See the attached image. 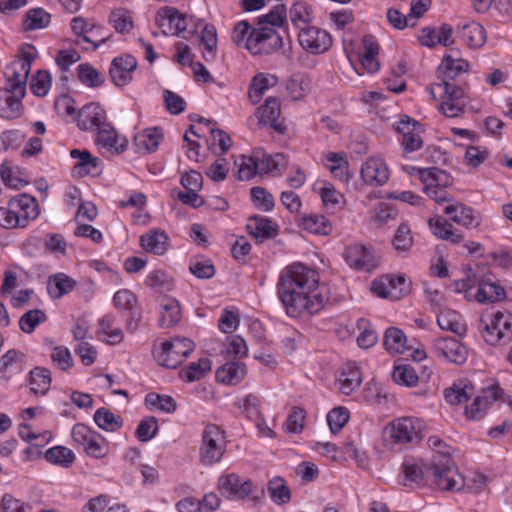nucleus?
<instances>
[{
    "label": "nucleus",
    "mask_w": 512,
    "mask_h": 512,
    "mask_svg": "<svg viewBox=\"0 0 512 512\" xmlns=\"http://www.w3.org/2000/svg\"><path fill=\"white\" fill-rule=\"evenodd\" d=\"M277 294L291 317L316 314L328 302L326 288L319 286L318 273L301 263L291 264L281 272Z\"/></svg>",
    "instance_id": "f257e3e1"
},
{
    "label": "nucleus",
    "mask_w": 512,
    "mask_h": 512,
    "mask_svg": "<svg viewBox=\"0 0 512 512\" xmlns=\"http://www.w3.org/2000/svg\"><path fill=\"white\" fill-rule=\"evenodd\" d=\"M428 445L435 450L428 470L432 471L433 481L441 490H460L463 478L458 473L447 445L438 437L428 438Z\"/></svg>",
    "instance_id": "f03ea898"
},
{
    "label": "nucleus",
    "mask_w": 512,
    "mask_h": 512,
    "mask_svg": "<svg viewBox=\"0 0 512 512\" xmlns=\"http://www.w3.org/2000/svg\"><path fill=\"white\" fill-rule=\"evenodd\" d=\"M477 329L483 340L491 346L508 344L512 341V314L501 311L483 313Z\"/></svg>",
    "instance_id": "7ed1b4c3"
},
{
    "label": "nucleus",
    "mask_w": 512,
    "mask_h": 512,
    "mask_svg": "<svg viewBox=\"0 0 512 512\" xmlns=\"http://www.w3.org/2000/svg\"><path fill=\"white\" fill-rule=\"evenodd\" d=\"M226 451L225 432L215 424L205 425L201 434L199 460L205 466L218 463Z\"/></svg>",
    "instance_id": "20e7f679"
},
{
    "label": "nucleus",
    "mask_w": 512,
    "mask_h": 512,
    "mask_svg": "<svg viewBox=\"0 0 512 512\" xmlns=\"http://www.w3.org/2000/svg\"><path fill=\"white\" fill-rule=\"evenodd\" d=\"M385 435L396 445L417 444L421 441L422 422L413 417H402L393 420L386 426Z\"/></svg>",
    "instance_id": "39448f33"
},
{
    "label": "nucleus",
    "mask_w": 512,
    "mask_h": 512,
    "mask_svg": "<svg viewBox=\"0 0 512 512\" xmlns=\"http://www.w3.org/2000/svg\"><path fill=\"white\" fill-rule=\"evenodd\" d=\"M283 45L282 37L269 26L253 28L246 42V49L253 55H269Z\"/></svg>",
    "instance_id": "423d86ee"
},
{
    "label": "nucleus",
    "mask_w": 512,
    "mask_h": 512,
    "mask_svg": "<svg viewBox=\"0 0 512 512\" xmlns=\"http://www.w3.org/2000/svg\"><path fill=\"white\" fill-rule=\"evenodd\" d=\"M194 342L185 337H175L165 341L155 357L161 366L176 368L194 350Z\"/></svg>",
    "instance_id": "0eeeda50"
},
{
    "label": "nucleus",
    "mask_w": 512,
    "mask_h": 512,
    "mask_svg": "<svg viewBox=\"0 0 512 512\" xmlns=\"http://www.w3.org/2000/svg\"><path fill=\"white\" fill-rule=\"evenodd\" d=\"M218 489L220 493L228 499L244 500L249 498L254 504L264 495L263 489H261L258 494L253 495L251 480H243L235 473L221 476L218 480Z\"/></svg>",
    "instance_id": "6e6552de"
},
{
    "label": "nucleus",
    "mask_w": 512,
    "mask_h": 512,
    "mask_svg": "<svg viewBox=\"0 0 512 512\" xmlns=\"http://www.w3.org/2000/svg\"><path fill=\"white\" fill-rule=\"evenodd\" d=\"M298 41L301 47L311 54H321L329 50L332 45L330 34L316 26L301 28L298 34Z\"/></svg>",
    "instance_id": "1a4fd4ad"
},
{
    "label": "nucleus",
    "mask_w": 512,
    "mask_h": 512,
    "mask_svg": "<svg viewBox=\"0 0 512 512\" xmlns=\"http://www.w3.org/2000/svg\"><path fill=\"white\" fill-rule=\"evenodd\" d=\"M433 352L438 358L461 365L468 357L467 348L454 337H441L434 341Z\"/></svg>",
    "instance_id": "9d476101"
},
{
    "label": "nucleus",
    "mask_w": 512,
    "mask_h": 512,
    "mask_svg": "<svg viewBox=\"0 0 512 512\" xmlns=\"http://www.w3.org/2000/svg\"><path fill=\"white\" fill-rule=\"evenodd\" d=\"M395 130L402 135L400 140L403 152L412 153L423 146V140L420 135V124L409 116H403L394 124Z\"/></svg>",
    "instance_id": "9b49d317"
},
{
    "label": "nucleus",
    "mask_w": 512,
    "mask_h": 512,
    "mask_svg": "<svg viewBox=\"0 0 512 512\" xmlns=\"http://www.w3.org/2000/svg\"><path fill=\"white\" fill-rule=\"evenodd\" d=\"M502 394L503 391L498 384L482 389L480 394L475 397L472 404L466 407V416L472 420L481 419L488 408L497 401Z\"/></svg>",
    "instance_id": "f8f14e48"
},
{
    "label": "nucleus",
    "mask_w": 512,
    "mask_h": 512,
    "mask_svg": "<svg viewBox=\"0 0 512 512\" xmlns=\"http://www.w3.org/2000/svg\"><path fill=\"white\" fill-rule=\"evenodd\" d=\"M100 127L101 129L97 133L96 144L103 153L116 155L123 153L127 149V138L118 135L117 131L109 123Z\"/></svg>",
    "instance_id": "ddd939ff"
},
{
    "label": "nucleus",
    "mask_w": 512,
    "mask_h": 512,
    "mask_svg": "<svg viewBox=\"0 0 512 512\" xmlns=\"http://www.w3.org/2000/svg\"><path fill=\"white\" fill-rule=\"evenodd\" d=\"M156 24L164 35H179L187 28L186 18L172 7H165L157 12Z\"/></svg>",
    "instance_id": "4468645a"
},
{
    "label": "nucleus",
    "mask_w": 512,
    "mask_h": 512,
    "mask_svg": "<svg viewBox=\"0 0 512 512\" xmlns=\"http://www.w3.org/2000/svg\"><path fill=\"white\" fill-rule=\"evenodd\" d=\"M8 204L16 216H19V220L24 228L40 214L36 198L25 193L11 198Z\"/></svg>",
    "instance_id": "2eb2a0df"
},
{
    "label": "nucleus",
    "mask_w": 512,
    "mask_h": 512,
    "mask_svg": "<svg viewBox=\"0 0 512 512\" xmlns=\"http://www.w3.org/2000/svg\"><path fill=\"white\" fill-rule=\"evenodd\" d=\"M361 178L370 186H382L389 179V169L380 157H370L362 165Z\"/></svg>",
    "instance_id": "dca6fc26"
},
{
    "label": "nucleus",
    "mask_w": 512,
    "mask_h": 512,
    "mask_svg": "<svg viewBox=\"0 0 512 512\" xmlns=\"http://www.w3.org/2000/svg\"><path fill=\"white\" fill-rule=\"evenodd\" d=\"M137 68V60L132 55H123L113 59L109 74L116 86H125L132 80V74Z\"/></svg>",
    "instance_id": "f3484780"
},
{
    "label": "nucleus",
    "mask_w": 512,
    "mask_h": 512,
    "mask_svg": "<svg viewBox=\"0 0 512 512\" xmlns=\"http://www.w3.org/2000/svg\"><path fill=\"white\" fill-rule=\"evenodd\" d=\"M24 96L25 93L20 88H0V116L6 119L18 118L21 115V100Z\"/></svg>",
    "instance_id": "a211bd4d"
},
{
    "label": "nucleus",
    "mask_w": 512,
    "mask_h": 512,
    "mask_svg": "<svg viewBox=\"0 0 512 512\" xmlns=\"http://www.w3.org/2000/svg\"><path fill=\"white\" fill-rule=\"evenodd\" d=\"M77 115L78 127L83 131L97 130L98 132L101 129L100 126L107 124L104 109L96 103L85 105Z\"/></svg>",
    "instance_id": "6ab92c4d"
},
{
    "label": "nucleus",
    "mask_w": 512,
    "mask_h": 512,
    "mask_svg": "<svg viewBox=\"0 0 512 512\" xmlns=\"http://www.w3.org/2000/svg\"><path fill=\"white\" fill-rule=\"evenodd\" d=\"M280 114V102L275 97L267 98L264 105L256 113L259 124L269 125L274 131L284 134L286 127L278 121Z\"/></svg>",
    "instance_id": "aec40b11"
},
{
    "label": "nucleus",
    "mask_w": 512,
    "mask_h": 512,
    "mask_svg": "<svg viewBox=\"0 0 512 512\" xmlns=\"http://www.w3.org/2000/svg\"><path fill=\"white\" fill-rule=\"evenodd\" d=\"M469 70V63L453 54H446L438 68V77L442 81H452L458 75Z\"/></svg>",
    "instance_id": "412c9836"
},
{
    "label": "nucleus",
    "mask_w": 512,
    "mask_h": 512,
    "mask_svg": "<svg viewBox=\"0 0 512 512\" xmlns=\"http://www.w3.org/2000/svg\"><path fill=\"white\" fill-rule=\"evenodd\" d=\"M505 297L504 288L490 277H484L479 281L478 290L474 295V299L478 303H494L505 299Z\"/></svg>",
    "instance_id": "4be33fe9"
},
{
    "label": "nucleus",
    "mask_w": 512,
    "mask_h": 512,
    "mask_svg": "<svg viewBox=\"0 0 512 512\" xmlns=\"http://www.w3.org/2000/svg\"><path fill=\"white\" fill-rule=\"evenodd\" d=\"M424 472L422 466L413 458H405L402 463V472L404 475L403 485L410 488H415L425 483L426 475L432 474V471L428 470Z\"/></svg>",
    "instance_id": "5701e85b"
},
{
    "label": "nucleus",
    "mask_w": 512,
    "mask_h": 512,
    "mask_svg": "<svg viewBox=\"0 0 512 512\" xmlns=\"http://www.w3.org/2000/svg\"><path fill=\"white\" fill-rule=\"evenodd\" d=\"M444 213L450 216L452 221L466 228L477 227L480 224L478 217L474 214V210L462 203L447 205Z\"/></svg>",
    "instance_id": "b1692460"
},
{
    "label": "nucleus",
    "mask_w": 512,
    "mask_h": 512,
    "mask_svg": "<svg viewBox=\"0 0 512 512\" xmlns=\"http://www.w3.org/2000/svg\"><path fill=\"white\" fill-rule=\"evenodd\" d=\"M246 228L249 234L259 243L265 239L273 238L277 234L276 225H273L270 219L258 215L249 219Z\"/></svg>",
    "instance_id": "393cba45"
},
{
    "label": "nucleus",
    "mask_w": 512,
    "mask_h": 512,
    "mask_svg": "<svg viewBox=\"0 0 512 512\" xmlns=\"http://www.w3.org/2000/svg\"><path fill=\"white\" fill-rule=\"evenodd\" d=\"M140 245L148 253L163 255L168 249V236L162 230H151L140 237Z\"/></svg>",
    "instance_id": "a878e982"
},
{
    "label": "nucleus",
    "mask_w": 512,
    "mask_h": 512,
    "mask_svg": "<svg viewBox=\"0 0 512 512\" xmlns=\"http://www.w3.org/2000/svg\"><path fill=\"white\" fill-rule=\"evenodd\" d=\"M362 43L361 65L368 73H375L380 68V63L377 59L379 45L371 35L364 36Z\"/></svg>",
    "instance_id": "bb28decb"
},
{
    "label": "nucleus",
    "mask_w": 512,
    "mask_h": 512,
    "mask_svg": "<svg viewBox=\"0 0 512 512\" xmlns=\"http://www.w3.org/2000/svg\"><path fill=\"white\" fill-rule=\"evenodd\" d=\"M460 38L470 48H480L486 42V31L484 27L475 21L464 24L458 31Z\"/></svg>",
    "instance_id": "cd10ccee"
},
{
    "label": "nucleus",
    "mask_w": 512,
    "mask_h": 512,
    "mask_svg": "<svg viewBox=\"0 0 512 512\" xmlns=\"http://www.w3.org/2000/svg\"><path fill=\"white\" fill-rule=\"evenodd\" d=\"M345 255L347 263L356 269L369 271L375 266L372 255L362 245L350 246Z\"/></svg>",
    "instance_id": "c85d7f7f"
},
{
    "label": "nucleus",
    "mask_w": 512,
    "mask_h": 512,
    "mask_svg": "<svg viewBox=\"0 0 512 512\" xmlns=\"http://www.w3.org/2000/svg\"><path fill=\"white\" fill-rule=\"evenodd\" d=\"M429 226L433 234L442 240L450 241L453 244L463 241V235L455 231L453 225L441 216L431 218Z\"/></svg>",
    "instance_id": "c756f323"
},
{
    "label": "nucleus",
    "mask_w": 512,
    "mask_h": 512,
    "mask_svg": "<svg viewBox=\"0 0 512 512\" xmlns=\"http://www.w3.org/2000/svg\"><path fill=\"white\" fill-rule=\"evenodd\" d=\"M161 312L159 325L162 328L175 326L181 319V308L179 302L171 297H164L160 303Z\"/></svg>",
    "instance_id": "7c9ffc66"
},
{
    "label": "nucleus",
    "mask_w": 512,
    "mask_h": 512,
    "mask_svg": "<svg viewBox=\"0 0 512 512\" xmlns=\"http://www.w3.org/2000/svg\"><path fill=\"white\" fill-rule=\"evenodd\" d=\"M278 82V78L272 74L258 73L256 74L249 87V99L253 104H257L265 94V92L274 87Z\"/></svg>",
    "instance_id": "2f4dec72"
},
{
    "label": "nucleus",
    "mask_w": 512,
    "mask_h": 512,
    "mask_svg": "<svg viewBox=\"0 0 512 512\" xmlns=\"http://www.w3.org/2000/svg\"><path fill=\"white\" fill-rule=\"evenodd\" d=\"M25 65L13 61L6 67L5 71L8 86L14 90L20 88L24 93L26 92V82L31 70Z\"/></svg>",
    "instance_id": "473e14b6"
},
{
    "label": "nucleus",
    "mask_w": 512,
    "mask_h": 512,
    "mask_svg": "<svg viewBox=\"0 0 512 512\" xmlns=\"http://www.w3.org/2000/svg\"><path fill=\"white\" fill-rule=\"evenodd\" d=\"M340 391L345 395L352 394L361 384V376L358 367L347 364L343 367L339 378Z\"/></svg>",
    "instance_id": "72a5a7b5"
},
{
    "label": "nucleus",
    "mask_w": 512,
    "mask_h": 512,
    "mask_svg": "<svg viewBox=\"0 0 512 512\" xmlns=\"http://www.w3.org/2000/svg\"><path fill=\"white\" fill-rule=\"evenodd\" d=\"M197 27H201L200 45L203 47L202 56L206 61H211L215 58L217 49V34L216 30L211 25H206L199 21Z\"/></svg>",
    "instance_id": "f704fd0d"
},
{
    "label": "nucleus",
    "mask_w": 512,
    "mask_h": 512,
    "mask_svg": "<svg viewBox=\"0 0 512 512\" xmlns=\"http://www.w3.org/2000/svg\"><path fill=\"white\" fill-rule=\"evenodd\" d=\"M24 355L17 350H9L0 358V378L8 379L22 371Z\"/></svg>",
    "instance_id": "c9c22d12"
},
{
    "label": "nucleus",
    "mask_w": 512,
    "mask_h": 512,
    "mask_svg": "<svg viewBox=\"0 0 512 512\" xmlns=\"http://www.w3.org/2000/svg\"><path fill=\"white\" fill-rule=\"evenodd\" d=\"M246 374V368L243 363L228 362L216 371V378L219 382L225 384H237Z\"/></svg>",
    "instance_id": "e433bc0d"
},
{
    "label": "nucleus",
    "mask_w": 512,
    "mask_h": 512,
    "mask_svg": "<svg viewBox=\"0 0 512 512\" xmlns=\"http://www.w3.org/2000/svg\"><path fill=\"white\" fill-rule=\"evenodd\" d=\"M437 323L442 330H449L457 335L466 333V325L462 321L461 315L454 310H444L439 313Z\"/></svg>",
    "instance_id": "4c0bfd02"
},
{
    "label": "nucleus",
    "mask_w": 512,
    "mask_h": 512,
    "mask_svg": "<svg viewBox=\"0 0 512 512\" xmlns=\"http://www.w3.org/2000/svg\"><path fill=\"white\" fill-rule=\"evenodd\" d=\"M70 156L78 159V162L73 167L75 175L85 176L93 172L98 166V159L92 157L88 150L73 149L70 151Z\"/></svg>",
    "instance_id": "58836bf2"
},
{
    "label": "nucleus",
    "mask_w": 512,
    "mask_h": 512,
    "mask_svg": "<svg viewBox=\"0 0 512 512\" xmlns=\"http://www.w3.org/2000/svg\"><path fill=\"white\" fill-rule=\"evenodd\" d=\"M76 285L75 280L64 273L51 276L48 280V292L52 298L59 299L71 292Z\"/></svg>",
    "instance_id": "ea45409f"
},
{
    "label": "nucleus",
    "mask_w": 512,
    "mask_h": 512,
    "mask_svg": "<svg viewBox=\"0 0 512 512\" xmlns=\"http://www.w3.org/2000/svg\"><path fill=\"white\" fill-rule=\"evenodd\" d=\"M162 137L163 135L159 128L154 127L146 129L135 136V144L139 150H142L145 153H151L158 148Z\"/></svg>",
    "instance_id": "a19ab883"
},
{
    "label": "nucleus",
    "mask_w": 512,
    "mask_h": 512,
    "mask_svg": "<svg viewBox=\"0 0 512 512\" xmlns=\"http://www.w3.org/2000/svg\"><path fill=\"white\" fill-rule=\"evenodd\" d=\"M74 452L64 446H54L45 452V459L54 465L69 468L75 461Z\"/></svg>",
    "instance_id": "79ce46f5"
},
{
    "label": "nucleus",
    "mask_w": 512,
    "mask_h": 512,
    "mask_svg": "<svg viewBox=\"0 0 512 512\" xmlns=\"http://www.w3.org/2000/svg\"><path fill=\"white\" fill-rule=\"evenodd\" d=\"M115 317L113 315H105L99 320V334L105 336L104 339L111 345H116L122 342L124 335L119 327H114Z\"/></svg>",
    "instance_id": "37998d69"
},
{
    "label": "nucleus",
    "mask_w": 512,
    "mask_h": 512,
    "mask_svg": "<svg viewBox=\"0 0 512 512\" xmlns=\"http://www.w3.org/2000/svg\"><path fill=\"white\" fill-rule=\"evenodd\" d=\"M256 168H258V174L274 173L280 171L281 167H284L287 163L284 154L277 153L275 155L262 154L261 156H255Z\"/></svg>",
    "instance_id": "c03bdc74"
},
{
    "label": "nucleus",
    "mask_w": 512,
    "mask_h": 512,
    "mask_svg": "<svg viewBox=\"0 0 512 512\" xmlns=\"http://www.w3.org/2000/svg\"><path fill=\"white\" fill-rule=\"evenodd\" d=\"M473 394L474 387L470 382L454 384L444 392L445 400L451 405L467 402Z\"/></svg>",
    "instance_id": "a18cd8bd"
},
{
    "label": "nucleus",
    "mask_w": 512,
    "mask_h": 512,
    "mask_svg": "<svg viewBox=\"0 0 512 512\" xmlns=\"http://www.w3.org/2000/svg\"><path fill=\"white\" fill-rule=\"evenodd\" d=\"M384 346L390 354L403 353L406 347V336L402 330L396 327H390L384 334Z\"/></svg>",
    "instance_id": "49530a36"
},
{
    "label": "nucleus",
    "mask_w": 512,
    "mask_h": 512,
    "mask_svg": "<svg viewBox=\"0 0 512 512\" xmlns=\"http://www.w3.org/2000/svg\"><path fill=\"white\" fill-rule=\"evenodd\" d=\"M419 177L423 183L432 184L437 187L445 188L451 184L450 175L439 168L417 169Z\"/></svg>",
    "instance_id": "de8ad7c7"
},
{
    "label": "nucleus",
    "mask_w": 512,
    "mask_h": 512,
    "mask_svg": "<svg viewBox=\"0 0 512 512\" xmlns=\"http://www.w3.org/2000/svg\"><path fill=\"white\" fill-rule=\"evenodd\" d=\"M51 375L46 368L36 367L30 372V389L34 394L44 395L50 388Z\"/></svg>",
    "instance_id": "09e8293b"
},
{
    "label": "nucleus",
    "mask_w": 512,
    "mask_h": 512,
    "mask_svg": "<svg viewBox=\"0 0 512 512\" xmlns=\"http://www.w3.org/2000/svg\"><path fill=\"white\" fill-rule=\"evenodd\" d=\"M289 18L296 27L307 25L313 20V12L311 6L304 1H296L290 7Z\"/></svg>",
    "instance_id": "8fccbe9b"
},
{
    "label": "nucleus",
    "mask_w": 512,
    "mask_h": 512,
    "mask_svg": "<svg viewBox=\"0 0 512 512\" xmlns=\"http://www.w3.org/2000/svg\"><path fill=\"white\" fill-rule=\"evenodd\" d=\"M145 404L149 409H156L165 413H173L177 409L176 401L169 395H160L155 392L148 393Z\"/></svg>",
    "instance_id": "3c124183"
},
{
    "label": "nucleus",
    "mask_w": 512,
    "mask_h": 512,
    "mask_svg": "<svg viewBox=\"0 0 512 512\" xmlns=\"http://www.w3.org/2000/svg\"><path fill=\"white\" fill-rule=\"evenodd\" d=\"M145 285L156 292L164 293L173 289L174 282L164 271L156 270L146 277Z\"/></svg>",
    "instance_id": "603ef678"
},
{
    "label": "nucleus",
    "mask_w": 512,
    "mask_h": 512,
    "mask_svg": "<svg viewBox=\"0 0 512 512\" xmlns=\"http://www.w3.org/2000/svg\"><path fill=\"white\" fill-rule=\"evenodd\" d=\"M97 426L105 431H116L122 426V418L106 408H99L94 414Z\"/></svg>",
    "instance_id": "864d4df0"
},
{
    "label": "nucleus",
    "mask_w": 512,
    "mask_h": 512,
    "mask_svg": "<svg viewBox=\"0 0 512 512\" xmlns=\"http://www.w3.org/2000/svg\"><path fill=\"white\" fill-rule=\"evenodd\" d=\"M268 492L272 501L278 505L286 504L291 499L290 489L281 477L269 481Z\"/></svg>",
    "instance_id": "5fc2aeb1"
},
{
    "label": "nucleus",
    "mask_w": 512,
    "mask_h": 512,
    "mask_svg": "<svg viewBox=\"0 0 512 512\" xmlns=\"http://www.w3.org/2000/svg\"><path fill=\"white\" fill-rule=\"evenodd\" d=\"M211 369V362L207 358H201L197 362L190 363L180 371V377L187 382L201 379Z\"/></svg>",
    "instance_id": "6e6d98bb"
},
{
    "label": "nucleus",
    "mask_w": 512,
    "mask_h": 512,
    "mask_svg": "<svg viewBox=\"0 0 512 512\" xmlns=\"http://www.w3.org/2000/svg\"><path fill=\"white\" fill-rule=\"evenodd\" d=\"M392 377L395 383L407 387L416 386L419 380L415 369L407 364L395 366Z\"/></svg>",
    "instance_id": "4d7b16f0"
},
{
    "label": "nucleus",
    "mask_w": 512,
    "mask_h": 512,
    "mask_svg": "<svg viewBox=\"0 0 512 512\" xmlns=\"http://www.w3.org/2000/svg\"><path fill=\"white\" fill-rule=\"evenodd\" d=\"M50 23V14L42 8L31 9L26 13L23 27L26 31L41 29Z\"/></svg>",
    "instance_id": "13d9d810"
},
{
    "label": "nucleus",
    "mask_w": 512,
    "mask_h": 512,
    "mask_svg": "<svg viewBox=\"0 0 512 512\" xmlns=\"http://www.w3.org/2000/svg\"><path fill=\"white\" fill-rule=\"evenodd\" d=\"M302 226L305 230L315 233L327 235L331 227L327 219L322 215L310 214L302 217Z\"/></svg>",
    "instance_id": "bf43d9fd"
},
{
    "label": "nucleus",
    "mask_w": 512,
    "mask_h": 512,
    "mask_svg": "<svg viewBox=\"0 0 512 512\" xmlns=\"http://www.w3.org/2000/svg\"><path fill=\"white\" fill-rule=\"evenodd\" d=\"M77 70L79 80L88 87H98L104 83L103 75L88 63L80 64Z\"/></svg>",
    "instance_id": "052dcab7"
},
{
    "label": "nucleus",
    "mask_w": 512,
    "mask_h": 512,
    "mask_svg": "<svg viewBox=\"0 0 512 512\" xmlns=\"http://www.w3.org/2000/svg\"><path fill=\"white\" fill-rule=\"evenodd\" d=\"M109 21L119 33L129 32L133 28V20L130 12L124 8H118L110 13Z\"/></svg>",
    "instance_id": "680f3d73"
},
{
    "label": "nucleus",
    "mask_w": 512,
    "mask_h": 512,
    "mask_svg": "<svg viewBox=\"0 0 512 512\" xmlns=\"http://www.w3.org/2000/svg\"><path fill=\"white\" fill-rule=\"evenodd\" d=\"M323 205L327 210L337 211L343 205V195L336 191L332 185H325L319 190Z\"/></svg>",
    "instance_id": "e2e57ef3"
},
{
    "label": "nucleus",
    "mask_w": 512,
    "mask_h": 512,
    "mask_svg": "<svg viewBox=\"0 0 512 512\" xmlns=\"http://www.w3.org/2000/svg\"><path fill=\"white\" fill-rule=\"evenodd\" d=\"M225 357L242 358L247 356L248 348L245 340L239 336L234 335L226 338L225 348L222 351Z\"/></svg>",
    "instance_id": "0e129e2a"
},
{
    "label": "nucleus",
    "mask_w": 512,
    "mask_h": 512,
    "mask_svg": "<svg viewBox=\"0 0 512 512\" xmlns=\"http://www.w3.org/2000/svg\"><path fill=\"white\" fill-rule=\"evenodd\" d=\"M46 320L45 313L40 309L30 310L24 313L19 320V327L25 333H32L35 328Z\"/></svg>",
    "instance_id": "69168bd1"
},
{
    "label": "nucleus",
    "mask_w": 512,
    "mask_h": 512,
    "mask_svg": "<svg viewBox=\"0 0 512 512\" xmlns=\"http://www.w3.org/2000/svg\"><path fill=\"white\" fill-rule=\"evenodd\" d=\"M287 19L284 5H276L270 12L259 18L258 26L280 27Z\"/></svg>",
    "instance_id": "338daca9"
},
{
    "label": "nucleus",
    "mask_w": 512,
    "mask_h": 512,
    "mask_svg": "<svg viewBox=\"0 0 512 512\" xmlns=\"http://www.w3.org/2000/svg\"><path fill=\"white\" fill-rule=\"evenodd\" d=\"M358 327L362 330L357 337L358 345L364 349L374 346L378 341V334L370 327L369 322L364 319H360L358 321Z\"/></svg>",
    "instance_id": "774afa93"
}]
</instances>
